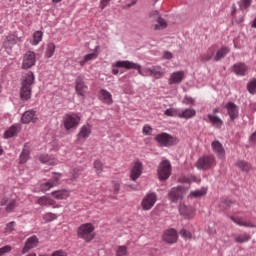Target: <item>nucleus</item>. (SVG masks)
<instances>
[{
	"instance_id": "obj_1",
	"label": "nucleus",
	"mask_w": 256,
	"mask_h": 256,
	"mask_svg": "<svg viewBox=\"0 0 256 256\" xmlns=\"http://www.w3.org/2000/svg\"><path fill=\"white\" fill-rule=\"evenodd\" d=\"M33 83H35V75L33 72H29L21 83L20 99L22 101H29L31 99Z\"/></svg>"
},
{
	"instance_id": "obj_2",
	"label": "nucleus",
	"mask_w": 256,
	"mask_h": 256,
	"mask_svg": "<svg viewBox=\"0 0 256 256\" xmlns=\"http://www.w3.org/2000/svg\"><path fill=\"white\" fill-rule=\"evenodd\" d=\"M113 67H118L122 69H136L138 73L141 75V77H151V67H147L142 69L141 65L135 62H131L129 60H119L115 64H113Z\"/></svg>"
},
{
	"instance_id": "obj_3",
	"label": "nucleus",
	"mask_w": 256,
	"mask_h": 256,
	"mask_svg": "<svg viewBox=\"0 0 256 256\" xmlns=\"http://www.w3.org/2000/svg\"><path fill=\"white\" fill-rule=\"evenodd\" d=\"M93 231H95V226L91 223L80 225L77 230L78 239H83L86 243H91L95 239Z\"/></svg>"
},
{
	"instance_id": "obj_4",
	"label": "nucleus",
	"mask_w": 256,
	"mask_h": 256,
	"mask_svg": "<svg viewBox=\"0 0 256 256\" xmlns=\"http://www.w3.org/2000/svg\"><path fill=\"white\" fill-rule=\"evenodd\" d=\"M217 166V159L213 154H206L200 157L196 163L197 169H201L202 171H209V169H213V167Z\"/></svg>"
},
{
	"instance_id": "obj_5",
	"label": "nucleus",
	"mask_w": 256,
	"mask_h": 256,
	"mask_svg": "<svg viewBox=\"0 0 256 256\" xmlns=\"http://www.w3.org/2000/svg\"><path fill=\"white\" fill-rule=\"evenodd\" d=\"M81 123V116L77 113L66 114L63 117V125L66 131H71V129H77Z\"/></svg>"
},
{
	"instance_id": "obj_6",
	"label": "nucleus",
	"mask_w": 256,
	"mask_h": 256,
	"mask_svg": "<svg viewBox=\"0 0 256 256\" xmlns=\"http://www.w3.org/2000/svg\"><path fill=\"white\" fill-rule=\"evenodd\" d=\"M171 177V162L163 160L158 166V179L167 181Z\"/></svg>"
},
{
	"instance_id": "obj_7",
	"label": "nucleus",
	"mask_w": 256,
	"mask_h": 256,
	"mask_svg": "<svg viewBox=\"0 0 256 256\" xmlns=\"http://www.w3.org/2000/svg\"><path fill=\"white\" fill-rule=\"evenodd\" d=\"M187 189L183 186L174 187L170 190L168 196L172 203H177L179 201H182L183 196L187 193Z\"/></svg>"
},
{
	"instance_id": "obj_8",
	"label": "nucleus",
	"mask_w": 256,
	"mask_h": 256,
	"mask_svg": "<svg viewBox=\"0 0 256 256\" xmlns=\"http://www.w3.org/2000/svg\"><path fill=\"white\" fill-rule=\"evenodd\" d=\"M157 203V194L155 192H151L145 195V197L141 201V207L143 211H151L152 207H155Z\"/></svg>"
},
{
	"instance_id": "obj_9",
	"label": "nucleus",
	"mask_w": 256,
	"mask_h": 256,
	"mask_svg": "<svg viewBox=\"0 0 256 256\" xmlns=\"http://www.w3.org/2000/svg\"><path fill=\"white\" fill-rule=\"evenodd\" d=\"M155 140L157 141V143H159L160 147H171L172 145H175V143H177V138L167 133L158 134L155 137Z\"/></svg>"
},
{
	"instance_id": "obj_10",
	"label": "nucleus",
	"mask_w": 256,
	"mask_h": 256,
	"mask_svg": "<svg viewBox=\"0 0 256 256\" xmlns=\"http://www.w3.org/2000/svg\"><path fill=\"white\" fill-rule=\"evenodd\" d=\"M37 63V54L29 50L27 51L22 60V69H31Z\"/></svg>"
},
{
	"instance_id": "obj_11",
	"label": "nucleus",
	"mask_w": 256,
	"mask_h": 256,
	"mask_svg": "<svg viewBox=\"0 0 256 256\" xmlns=\"http://www.w3.org/2000/svg\"><path fill=\"white\" fill-rule=\"evenodd\" d=\"M142 174H143V163L141 161L134 162L130 170V179L132 181H135L136 179H139V177H141Z\"/></svg>"
},
{
	"instance_id": "obj_12",
	"label": "nucleus",
	"mask_w": 256,
	"mask_h": 256,
	"mask_svg": "<svg viewBox=\"0 0 256 256\" xmlns=\"http://www.w3.org/2000/svg\"><path fill=\"white\" fill-rule=\"evenodd\" d=\"M177 239H179V236L177 235V230L171 228L163 233V241L165 243H168L169 245H173L177 243Z\"/></svg>"
},
{
	"instance_id": "obj_13",
	"label": "nucleus",
	"mask_w": 256,
	"mask_h": 256,
	"mask_svg": "<svg viewBox=\"0 0 256 256\" xmlns=\"http://www.w3.org/2000/svg\"><path fill=\"white\" fill-rule=\"evenodd\" d=\"M37 112L35 110H27L21 117V123L29 125V123H37Z\"/></svg>"
},
{
	"instance_id": "obj_14",
	"label": "nucleus",
	"mask_w": 256,
	"mask_h": 256,
	"mask_svg": "<svg viewBox=\"0 0 256 256\" xmlns=\"http://www.w3.org/2000/svg\"><path fill=\"white\" fill-rule=\"evenodd\" d=\"M59 179H61V174L54 173L52 179L46 183L41 184L40 189L41 191H49L52 187H57L59 185Z\"/></svg>"
},
{
	"instance_id": "obj_15",
	"label": "nucleus",
	"mask_w": 256,
	"mask_h": 256,
	"mask_svg": "<svg viewBox=\"0 0 256 256\" xmlns=\"http://www.w3.org/2000/svg\"><path fill=\"white\" fill-rule=\"evenodd\" d=\"M75 89H76L77 95H79L80 97H85L89 87L85 84V80H83V77L78 76L76 78V87H75Z\"/></svg>"
},
{
	"instance_id": "obj_16",
	"label": "nucleus",
	"mask_w": 256,
	"mask_h": 256,
	"mask_svg": "<svg viewBox=\"0 0 256 256\" xmlns=\"http://www.w3.org/2000/svg\"><path fill=\"white\" fill-rule=\"evenodd\" d=\"M98 99L101 103H104V105H113V95L105 89L99 90Z\"/></svg>"
},
{
	"instance_id": "obj_17",
	"label": "nucleus",
	"mask_w": 256,
	"mask_h": 256,
	"mask_svg": "<svg viewBox=\"0 0 256 256\" xmlns=\"http://www.w3.org/2000/svg\"><path fill=\"white\" fill-rule=\"evenodd\" d=\"M39 245V238L37 236H31L26 240L25 246L22 249V255L29 253L31 249H35Z\"/></svg>"
},
{
	"instance_id": "obj_18",
	"label": "nucleus",
	"mask_w": 256,
	"mask_h": 256,
	"mask_svg": "<svg viewBox=\"0 0 256 256\" xmlns=\"http://www.w3.org/2000/svg\"><path fill=\"white\" fill-rule=\"evenodd\" d=\"M183 79H185V72L175 71L170 74V77L168 79V85H179L183 82Z\"/></svg>"
},
{
	"instance_id": "obj_19",
	"label": "nucleus",
	"mask_w": 256,
	"mask_h": 256,
	"mask_svg": "<svg viewBox=\"0 0 256 256\" xmlns=\"http://www.w3.org/2000/svg\"><path fill=\"white\" fill-rule=\"evenodd\" d=\"M211 147L218 159H225V148H223L221 142L215 140L211 143Z\"/></svg>"
},
{
	"instance_id": "obj_20",
	"label": "nucleus",
	"mask_w": 256,
	"mask_h": 256,
	"mask_svg": "<svg viewBox=\"0 0 256 256\" xmlns=\"http://www.w3.org/2000/svg\"><path fill=\"white\" fill-rule=\"evenodd\" d=\"M225 108L227 109V113L232 121H235V119L239 117V108H237L235 103L229 102L225 105Z\"/></svg>"
},
{
	"instance_id": "obj_21",
	"label": "nucleus",
	"mask_w": 256,
	"mask_h": 256,
	"mask_svg": "<svg viewBox=\"0 0 256 256\" xmlns=\"http://www.w3.org/2000/svg\"><path fill=\"white\" fill-rule=\"evenodd\" d=\"M91 137V125L86 124L80 128L79 133L77 134L78 141H85Z\"/></svg>"
},
{
	"instance_id": "obj_22",
	"label": "nucleus",
	"mask_w": 256,
	"mask_h": 256,
	"mask_svg": "<svg viewBox=\"0 0 256 256\" xmlns=\"http://www.w3.org/2000/svg\"><path fill=\"white\" fill-rule=\"evenodd\" d=\"M248 67L246 63L240 62L233 65V71L235 75H238L240 77H244L245 73L248 71Z\"/></svg>"
},
{
	"instance_id": "obj_23",
	"label": "nucleus",
	"mask_w": 256,
	"mask_h": 256,
	"mask_svg": "<svg viewBox=\"0 0 256 256\" xmlns=\"http://www.w3.org/2000/svg\"><path fill=\"white\" fill-rule=\"evenodd\" d=\"M207 118L209 123H211V125H213V127H215L216 129H221V127H223V120L215 115V114H208Z\"/></svg>"
},
{
	"instance_id": "obj_24",
	"label": "nucleus",
	"mask_w": 256,
	"mask_h": 256,
	"mask_svg": "<svg viewBox=\"0 0 256 256\" xmlns=\"http://www.w3.org/2000/svg\"><path fill=\"white\" fill-rule=\"evenodd\" d=\"M215 53H217V48L215 46H211L210 48H208L206 53L200 55V61H202L203 63L211 61L215 56Z\"/></svg>"
},
{
	"instance_id": "obj_25",
	"label": "nucleus",
	"mask_w": 256,
	"mask_h": 256,
	"mask_svg": "<svg viewBox=\"0 0 256 256\" xmlns=\"http://www.w3.org/2000/svg\"><path fill=\"white\" fill-rule=\"evenodd\" d=\"M36 203L40 205V207H52V205H55V200L49 196H41L37 198Z\"/></svg>"
},
{
	"instance_id": "obj_26",
	"label": "nucleus",
	"mask_w": 256,
	"mask_h": 256,
	"mask_svg": "<svg viewBox=\"0 0 256 256\" xmlns=\"http://www.w3.org/2000/svg\"><path fill=\"white\" fill-rule=\"evenodd\" d=\"M19 131H21V125H12L8 130L5 131L4 139H11V137H15Z\"/></svg>"
},
{
	"instance_id": "obj_27",
	"label": "nucleus",
	"mask_w": 256,
	"mask_h": 256,
	"mask_svg": "<svg viewBox=\"0 0 256 256\" xmlns=\"http://www.w3.org/2000/svg\"><path fill=\"white\" fill-rule=\"evenodd\" d=\"M197 115V111L193 108H186L183 111H179V119H191Z\"/></svg>"
},
{
	"instance_id": "obj_28",
	"label": "nucleus",
	"mask_w": 256,
	"mask_h": 256,
	"mask_svg": "<svg viewBox=\"0 0 256 256\" xmlns=\"http://www.w3.org/2000/svg\"><path fill=\"white\" fill-rule=\"evenodd\" d=\"M235 166L242 171V173H249L251 169H253V166L251 163L245 161V160H238L235 164Z\"/></svg>"
},
{
	"instance_id": "obj_29",
	"label": "nucleus",
	"mask_w": 256,
	"mask_h": 256,
	"mask_svg": "<svg viewBox=\"0 0 256 256\" xmlns=\"http://www.w3.org/2000/svg\"><path fill=\"white\" fill-rule=\"evenodd\" d=\"M163 75H165V72L161 66L150 67V77H154V79H161Z\"/></svg>"
},
{
	"instance_id": "obj_30",
	"label": "nucleus",
	"mask_w": 256,
	"mask_h": 256,
	"mask_svg": "<svg viewBox=\"0 0 256 256\" xmlns=\"http://www.w3.org/2000/svg\"><path fill=\"white\" fill-rule=\"evenodd\" d=\"M97 57H99V54L97 53V51H94L90 54L85 55L83 59L80 61L81 67L85 66V64L89 63V61H95Z\"/></svg>"
},
{
	"instance_id": "obj_31",
	"label": "nucleus",
	"mask_w": 256,
	"mask_h": 256,
	"mask_svg": "<svg viewBox=\"0 0 256 256\" xmlns=\"http://www.w3.org/2000/svg\"><path fill=\"white\" fill-rule=\"evenodd\" d=\"M231 220L236 223V225H239L240 227H250L253 228L255 227V224L251 223V222H247L245 220H243V218H235V217H231Z\"/></svg>"
},
{
	"instance_id": "obj_32",
	"label": "nucleus",
	"mask_w": 256,
	"mask_h": 256,
	"mask_svg": "<svg viewBox=\"0 0 256 256\" xmlns=\"http://www.w3.org/2000/svg\"><path fill=\"white\" fill-rule=\"evenodd\" d=\"M179 213L180 215H184L186 219H191V217H193V210L188 209L187 206H183V204H180L179 206Z\"/></svg>"
},
{
	"instance_id": "obj_33",
	"label": "nucleus",
	"mask_w": 256,
	"mask_h": 256,
	"mask_svg": "<svg viewBox=\"0 0 256 256\" xmlns=\"http://www.w3.org/2000/svg\"><path fill=\"white\" fill-rule=\"evenodd\" d=\"M39 160L41 161V163H46L47 165H57V159L45 154V155H41L39 157Z\"/></svg>"
},
{
	"instance_id": "obj_34",
	"label": "nucleus",
	"mask_w": 256,
	"mask_h": 256,
	"mask_svg": "<svg viewBox=\"0 0 256 256\" xmlns=\"http://www.w3.org/2000/svg\"><path fill=\"white\" fill-rule=\"evenodd\" d=\"M154 31H163V29H167V21L162 17L157 18V24L154 26Z\"/></svg>"
},
{
	"instance_id": "obj_35",
	"label": "nucleus",
	"mask_w": 256,
	"mask_h": 256,
	"mask_svg": "<svg viewBox=\"0 0 256 256\" xmlns=\"http://www.w3.org/2000/svg\"><path fill=\"white\" fill-rule=\"evenodd\" d=\"M52 196L54 197V199H67V197H69V191L67 190H57L52 192Z\"/></svg>"
},
{
	"instance_id": "obj_36",
	"label": "nucleus",
	"mask_w": 256,
	"mask_h": 256,
	"mask_svg": "<svg viewBox=\"0 0 256 256\" xmlns=\"http://www.w3.org/2000/svg\"><path fill=\"white\" fill-rule=\"evenodd\" d=\"M227 53H229V48L222 47L220 50L216 52V55L214 56V61H221V59H224Z\"/></svg>"
},
{
	"instance_id": "obj_37",
	"label": "nucleus",
	"mask_w": 256,
	"mask_h": 256,
	"mask_svg": "<svg viewBox=\"0 0 256 256\" xmlns=\"http://www.w3.org/2000/svg\"><path fill=\"white\" fill-rule=\"evenodd\" d=\"M43 41V32L42 31H36L33 34V38L31 41V45H33L34 47L39 45V43Z\"/></svg>"
},
{
	"instance_id": "obj_38",
	"label": "nucleus",
	"mask_w": 256,
	"mask_h": 256,
	"mask_svg": "<svg viewBox=\"0 0 256 256\" xmlns=\"http://www.w3.org/2000/svg\"><path fill=\"white\" fill-rule=\"evenodd\" d=\"M55 49H56L55 43L53 42L48 43L45 51V57L47 59H51V57L55 55Z\"/></svg>"
},
{
	"instance_id": "obj_39",
	"label": "nucleus",
	"mask_w": 256,
	"mask_h": 256,
	"mask_svg": "<svg viewBox=\"0 0 256 256\" xmlns=\"http://www.w3.org/2000/svg\"><path fill=\"white\" fill-rule=\"evenodd\" d=\"M236 243H247V241H251V235L249 234H240L235 238Z\"/></svg>"
},
{
	"instance_id": "obj_40",
	"label": "nucleus",
	"mask_w": 256,
	"mask_h": 256,
	"mask_svg": "<svg viewBox=\"0 0 256 256\" xmlns=\"http://www.w3.org/2000/svg\"><path fill=\"white\" fill-rule=\"evenodd\" d=\"M251 3H253V0H240L238 2L241 11H247L251 7Z\"/></svg>"
},
{
	"instance_id": "obj_41",
	"label": "nucleus",
	"mask_w": 256,
	"mask_h": 256,
	"mask_svg": "<svg viewBox=\"0 0 256 256\" xmlns=\"http://www.w3.org/2000/svg\"><path fill=\"white\" fill-rule=\"evenodd\" d=\"M204 195H207V188H201L190 193V197H204Z\"/></svg>"
},
{
	"instance_id": "obj_42",
	"label": "nucleus",
	"mask_w": 256,
	"mask_h": 256,
	"mask_svg": "<svg viewBox=\"0 0 256 256\" xmlns=\"http://www.w3.org/2000/svg\"><path fill=\"white\" fill-rule=\"evenodd\" d=\"M201 180H197V177L195 176H182V183H199Z\"/></svg>"
},
{
	"instance_id": "obj_43",
	"label": "nucleus",
	"mask_w": 256,
	"mask_h": 256,
	"mask_svg": "<svg viewBox=\"0 0 256 256\" xmlns=\"http://www.w3.org/2000/svg\"><path fill=\"white\" fill-rule=\"evenodd\" d=\"M164 115L167 117H179V110L175 108H169L165 110Z\"/></svg>"
},
{
	"instance_id": "obj_44",
	"label": "nucleus",
	"mask_w": 256,
	"mask_h": 256,
	"mask_svg": "<svg viewBox=\"0 0 256 256\" xmlns=\"http://www.w3.org/2000/svg\"><path fill=\"white\" fill-rule=\"evenodd\" d=\"M94 169L97 175H101V173H103V162H101V160L94 161Z\"/></svg>"
},
{
	"instance_id": "obj_45",
	"label": "nucleus",
	"mask_w": 256,
	"mask_h": 256,
	"mask_svg": "<svg viewBox=\"0 0 256 256\" xmlns=\"http://www.w3.org/2000/svg\"><path fill=\"white\" fill-rule=\"evenodd\" d=\"M247 89H248L249 93H251V95H255V93H256V79L251 80L247 84Z\"/></svg>"
},
{
	"instance_id": "obj_46",
	"label": "nucleus",
	"mask_w": 256,
	"mask_h": 256,
	"mask_svg": "<svg viewBox=\"0 0 256 256\" xmlns=\"http://www.w3.org/2000/svg\"><path fill=\"white\" fill-rule=\"evenodd\" d=\"M29 159V150L23 149V151L20 154V163H27V160Z\"/></svg>"
},
{
	"instance_id": "obj_47",
	"label": "nucleus",
	"mask_w": 256,
	"mask_h": 256,
	"mask_svg": "<svg viewBox=\"0 0 256 256\" xmlns=\"http://www.w3.org/2000/svg\"><path fill=\"white\" fill-rule=\"evenodd\" d=\"M129 253L127 252L126 246H119L116 250V256H127Z\"/></svg>"
},
{
	"instance_id": "obj_48",
	"label": "nucleus",
	"mask_w": 256,
	"mask_h": 256,
	"mask_svg": "<svg viewBox=\"0 0 256 256\" xmlns=\"http://www.w3.org/2000/svg\"><path fill=\"white\" fill-rule=\"evenodd\" d=\"M16 207H17V200L15 199L11 200L6 206L7 213H11V211H13V209H15Z\"/></svg>"
},
{
	"instance_id": "obj_49",
	"label": "nucleus",
	"mask_w": 256,
	"mask_h": 256,
	"mask_svg": "<svg viewBox=\"0 0 256 256\" xmlns=\"http://www.w3.org/2000/svg\"><path fill=\"white\" fill-rule=\"evenodd\" d=\"M143 135H152L153 134V128L149 126L148 124L144 125L142 129Z\"/></svg>"
},
{
	"instance_id": "obj_50",
	"label": "nucleus",
	"mask_w": 256,
	"mask_h": 256,
	"mask_svg": "<svg viewBox=\"0 0 256 256\" xmlns=\"http://www.w3.org/2000/svg\"><path fill=\"white\" fill-rule=\"evenodd\" d=\"M180 235L183 237V239H191L193 237V234H191V232L187 231L186 229H182L180 231Z\"/></svg>"
},
{
	"instance_id": "obj_51",
	"label": "nucleus",
	"mask_w": 256,
	"mask_h": 256,
	"mask_svg": "<svg viewBox=\"0 0 256 256\" xmlns=\"http://www.w3.org/2000/svg\"><path fill=\"white\" fill-rule=\"evenodd\" d=\"M11 250H12V248L9 245H6V246L0 248V256H5V255H7V253H11Z\"/></svg>"
},
{
	"instance_id": "obj_52",
	"label": "nucleus",
	"mask_w": 256,
	"mask_h": 256,
	"mask_svg": "<svg viewBox=\"0 0 256 256\" xmlns=\"http://www.w3.org/2000/svg\"><path fill=\"white\" fill-rule=\"evenodd\" d=\"M43 219H45V221L49 223L51 221H55V219H57V216L53 213H47L43 216Z\"/></svg>"
},
{
	"instance_id": "obj_53",
	"label": "nucleus",
	"mask_w": 256,
	"mask_h": 256,
	"mask_svg": "<svg viewBox=\"0 0 256 256\" xmlns=\"http://www.w3.org/2000/svg\"><path fill=\"white\" fill-rule=\"evenodd\" d=\"M15 225H16L15 221L8 223L5 227V233H12V231H14L15 229Z\"/></svg>"
},
{
	"instance_id": "obj_54",
	"label": "nucleus",
	"mask_w": 256,
	"mask_h": 256,
	"mask_svg": "<svg viewBox=\"0 0 256 256\" xmlns=\"http://www.w3.org/2000/svg\"><path fill=\"white\" fill-rule=\"evenodd\" d=\"M7 43H10V45H15L17 43V36L15 35H9L6 38Z\"/></svg>"
},
{
	"instance_id": "obj_55",
	"label": "nucleus",
	"mask_w": 256,
	"mask_h": 256,
	"mask_svg": "<svg viewBox=\"0 0 256 256\" xmlns=\"http://www.w3.org/2000/svg\"><path fill=\"white\" fill-rule=\"evenodd\" d=\"M183 103H185L186 105H195V99H193L192 97L186 96L183 100Z\"/></svg>"
},
{
	"instance_id": "obj_56",
	"label": "nucleus",
	"mask_w": 256,
	"mask_h": 256,
	"mask_svg": "<svg viewBox=\"0 0 256 256\" xmlns=\"http://www.w3.org/2000/svg\"><path fill=\"white\" fill-rule=\"evenodd\" d=\"M113 191L115 193V195H117L121 189V184H119V182H113Z\"/></svg>"
},
{
	"instance_id": "obj_57",
	"label": "nucleus",
	"mask_w": 256,
	"mask_h": 256,
	"mask_svg": "<svg viewBox=\"0 0 256 256\" xmlns=\"http://www.w3.org/2000/svg\"><path fill=\"white\" fill-rule=\"evenodd\" d=\"M162 59H173V53L170 51H164L162 53Z\"/></svg>"
},
{
	"instance_id": "obj_58",
	"label": "nucleus",
	"mask_w": 256,
	"mask_h": 256,
	"mask_svg": "<svg viewBox=\"0 0 256 256\" xmlns=\"http://www.w3.org/2000/svg\"><path fill=\"white\" fill-rule=\"evenodd\" d=\"M80 173H81V169L80 168H74L73 172H72L73 179L79 178Z\"/></svg>"
},
{
	"instance_id": "obj_59",
	"label": "nucleus",
	"mask_w": 256,
	"mask_h": 256,
	"mask_svg": "<svg viewBox=\"0 0 256 256\" xmlns=\"http://www.w3.org/2000/svg\"><path fill=\"white\" fill-rule=\"evenodd\" d=\"M149 17L151 19H159V17H161V15H159V11L154 10V11L150 12Z\"/></svg>"
},
{
	"instance_id": "obj_60",
	"label": "nucleus",
	"mask_w": 256,
	"mask_h": 256,
	"mask_svg": "<svg viewBox=\"0 0 256 256\" xmlns=\"http://www.w3.org/2000/svg\"><path fill=\"white\" fill-rule=\"evenodd\" d=\"M51 256H67V252L63 250H56L52 253Z\"/></svg>"
},
{
	"instance_id": "obj_61",
	"label": "nucleus",
	"mask_w": 256,
	"mask_h": 256,
	"mask_svg": "<svg viewBox=\"0 0 256 256\" xmlns=\"http://www.w3.org/2000/svg\"><path fill=\"white\" fill-rule=\"evenodd\" d=\"M111 0H101L100 1V9H105V7H107L109 5V2Z\"/></svg>"
},
{
	"instance_id": "obj_62",
	"label": "nucleus",
	"mask_w": 256,
	"mask_h": 256,
	"mask_svg": "<svg viewBox=\"0 0 256 256\" xmlns=\"http://www.w3.org/2000/svg\"><path fill=\"white\" fill-rule=\"evenodd\" d=\"M235 13H237V5H232L231 15L234 17Z\"/></svg>"
},
{
	"instance_id": "obj_63",
	"label": "nucleus",
	"mask_w": 256,
	"mask_h": 256,
	"mask_svg": "<svg viewBox=\"0 0 256 256\" xmlns=\"http://www.w3.org/2000/svg\"><path fill=\"white\" fill-rule=\"evenodd\" d=\"M250 140L256 142V131L250 136Z\"/></svg>"
},
{
	"instance_id": "obj_64",
	"label": "nucleus",
	"mask_w": 256,
	"mask_h": 256,
	"mask_svg": "<svg viewBox=\"0 0 256 256\" xmlns=\"http://www.w3.org/2000/svg\"><path fill=\"white\" fill-rule=\"evenodd\" d=\"M112 73H113V75H119V69L113 68Z\"/></svg>"
}]
</instances>
